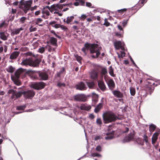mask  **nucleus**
I'll use <instances>...</instances> for the list:
<instances>
[{"label": "nucleus", "mask_w": 160, "mask_h": 160, "mask_svg": "<svg viewBox=\"0 0 160 160\" xmlns=\"http://www.w3.org/2000/svg\"><path fill=\"white\" fill-rule=\"evenodd\" d=\"M102 48L101 47H99L97 44H90L88 43L84 44V47L82 49V51L86 54V50H90V53H96V55H92L91 57L93 58H97L100 54V51Z\"/></svg>", "instance_id": "obj_1"}, {"label": "nucleus", "mask_w": 160, "mask_h": 160, "mask_svg": "<svg viewBox=\"0 0 160 160\" xmlns=\"http://www.w3.org/2000/svg\"><path fill=\"white\" fill-rule=\"evenodd\" d=\"M102 118L104 122L106 124L115 121L120 119L113 112L106 113L103 114Z\"/></svg>", "instance_id": "obj_2"}, {"label": "nucleus", "mask_w": 160, "mask_h": 160, "mask_svg": "<svg viewBox=\"0 0 160 160\" xmlns=\"http://www.w3.org/2000/svg\"><path fill=\"white\" fill-rule=\"evenodd\" d=\"M20 3L19 8L22 9L25 13H26L31 6L32 0H30L25 2L24 0H22L20 2Z\"/></svg>", "instance_id": "obj_3"}, {"label": "nucleus", "mask_w": 160, "mask_h": 160, "mask_svg": "<svg viewBox=\"0 0 160 160\" xmlns=\"http://www.w3.org/2000/svg\"><path fill=\"white\" fill-rule=\"evenodd\" d=\"M147 84H146L145 87V90L146 91V93H149L151 95L152 92H153L155 87L157 86H155L154 81L152 79H148L147 81Z\"/></svg>", "instance_id": "obj_4"}, {"label": "nucleus", "mask_w": 160, "mask_h": 160, "mask_svg": "<svg viewBox=\"0 0 160 160\" xmlns=\"http://www.w3.org/2000/svg\"><path fill=\"white\" fill-rule=\"evenodd\" d=\"M45 85V83L43 82H39L32 83L30 87L35 89L38 90L43 88Z\"/></svg>", "instance_id": "obj_5"}, {"label": "nucleus", "mask_w": 160, "mask_h": 160, "mask_svg": "<svg viewBox=\"0 0 160 160\" xmlns=\"http://www.w3.org/2000/svg\"><path fill=\"white\" fill-rule=\"evenodd\" d=\"M24 97L26 99H32L35 95L34 91L32 90H27L23 92Z\"/></svg>", "instance_id": "obj_6"}, {"label": "nucleus", "mask_w": 160, "mask_h": 160, "mask_svg": "<svg viewBox=\"0 0 160 160\" xmlns=\"http://www.w3.org/2000/svg\"><path fill=\"white\" fill-rule=\"evenodd\" d=\"M74 100L77 101L85 102L87 98L85 95L83 94H78L73 97Z\"/></svg>", "instance_id": "obj_7"}, {"label": "nucleus", "mask_w": 160, "mask_h": 160, "mask_svg": "<svg viewBox=\"0 0 160 160\" xmlns=\"http://www.w3.org/2000/svg\"><path fill=\"white\" fill-rule=\"evenodd\" d=\"M114 45L117 50H119L121 49L123 51L125 50L124 46L121 41H118L115 42L114 43Z\"/></svg>", "instance_id": "obj_8"}, {"label": "nucleus", "mask_w": 160, "mask_h": 160, "mask_svg": "<svg viewBox=\"0 0 160 160\" xmlns=\"http://www.w3.org/2000/svg\"><path fill=\"white\" fill-rule=\"evenodd\" d=\"M76 89L81 91L85 90L87 89L85 84L82 82H81L75 85Z\"/></svg>", "instance_id": "obj_9"}, {"label": "nucleus", "mask_w": 160, "mask_h": 160, "mask_svg": "<svg viewBox=\"0 0 160 160\" xmlns=\"http://www.w3.org/2000/svg\"><path fill=\"white\" fill-rule=\"evenodd\" d=\"M91 78L93 80H98V72L96 70H92L90 73Z\"/></svg>", "instance_id": "obj_10"}, {"label": "nucleus", "mask_w": 160, "mask_h": 160, "mask_svg": "<svg viewBox=\"0 0 160 160\" xmlns=\"http://www.w3.org/2000/svg\"><path fill=\"white\" fill-rule=\"evenodd\" d=\"M38 75L40 80H46L48 79V75L45 72H38Z\"/></svg>", "instance_id": "obj_11"}, {"label": "nucleus", "mask_w": 160, "mask_h": 160, "mask_svg": "<svg viewBox=\"0 0 160 160\" xmlns=\"http://www.w3.org/2000/svg\"><path fill=\"white\" fill-rule=\"evenodd\" d=\"M134 137V134L133 133L129 134L126 136L123 139V141L125 142H129L133 140Z\"/></svg>", "instance_id": "obj_12"}, {"label": "nucleus", "mask_w": 160, "mask_h": 160, "mask_svg": "<svg viewBox=\"0 0 160 160\" xmlns=\"http://www.w3.org/2000/svg\"><path fill=\"white\" fill-rule=\"evenodd\" d=\"M32 62V59L31 58H26L22 61L21 63L22 65L27 66L28 65L31 66V64Z\"/></svg>", "instance_id": "obj_13"}, {"label": "nucleus", "mask_w": 160, "mask_h": 160, "mask_svg": "<svg viewBox=\"0 0 160 160\" xmlns=\"http://www.w3.org/2000/svg\"><path fill=\"white\" fill-rule=\"evenodd\" d=\"M98 85L100 89L102 91L106 90V87L103 81H99L98 82Z\"/></svg>", "instance_id": "obj_14"}, {"label": "nucleus", "mask_w": 160, "mask_h": 160, "mask_svg": "<svg viewBox=\"0 0 160 160\" xmlns=\"http://www.w3.org/2000/svg\"><path fill=\"white\" fill-rule=\"evenodd\" d=\"M41 61V60L38 58H36L34 61L32 59L31 66L33 67H38Z\"/></svg>", "instance_id": "obj_15"}, {"label": "nucleus", "mask_w": 160, "mask_h": 160, "mask_svg": "<svg viewBox=\"0 0 160 160\" xmlns=\"http://www.w3.org/2000/svg\"><path fill=\"white\" fill-rule=\"evenodd\" d=\"M113 95L118 98H122L123 96V94L120 91L118 90H114L112 91Z\"/></svg>", "instance_id": "obj_16"}, {"label": "nucleus", "mask_w": 160, "mask_h": 160, "mask_svg": "<svg viewBox=\"0 0 160 160\" xmlns=\"http://www.w3.org/2000/svg\"><path fill=\"white\" fill-rule=\"evenodd\" d=\"M20 54L19 51H14L10 55V59L11 60L16 59Z\"/></svg>", "instance_id": "obj_17"}, {"label": "nucleus", "mask_w": 160, "mask_h": 160, "mask_svg": "<svg viewBox=\"0 0 160 160\" xmlns=\"http://www.w3.org/2000/svg\"><path fill=\"white\" fill-rule=\"evenodd\" d=\"M22 94H23V92H17L16 91H15L13 96H11V97L12 99H16L18 98H20L22 96Z\"/></svg>", "instance_id": "obj_18"}, {"label": "nucleus", "mask_w": 160, "mask_h": 160, "mask_svg": "<svg viewBox=\"0 0 160 160\" xmlns=\"http://www.w3.org/2000/svg\"><path fill=\"white\" fill-rule=\"evenodd\" d=\"M108 86L111 90H113L115 87V83L112 79H110L108 82Z\"/></svg>", "instance_id": "obj_19"}, {"label": "nucleus", "mask_w": 160, "mask_h": 160, "mask_svg": "<svg viewBox=\"0 0 160 160\" xmlns=\"http://www.w3.org/2000/svg\"><path fill=\"white\" fill-rule=\"evenodd\" d=\"M158 135L159 133L157 132H155L153 134L152 138V144H154L155 143L158 139Z\"/></svg>", "instance_id": "obj_20"}, {"label": "nucleus", "mask_w": 160, "mask_h": 160, "mask_svg": "<svg viewBox=\"0 0 160 160\" xmlns=\"http://www.w3.org/2000/svg\"><path fill=\"white\" fill-rule=\"evenodd\" d=\"M145 0H140V1H139V4H137L134 7L133 9L131 8V9H129V10H128L129 12H132V11L133 9H136V7H137L140 4V7L139 8H140L145 3Z\"/></svg>", "instance_id": "obj_21"}, {"label": "nucleus", "mask_w": 160, "mask_h": 160, "mask_svg": "<svg viewBox=\"0 0 160 160\" xmlns=\"http://www.w3.org/2000/svg\"><path fill=\"white\" fill-rule=\"evenodd\" d=\"M23 70L21 68L17 70L15 72V76L16 78H19L20 75L23 72Z\"/></svg>", "instance_id": "obj_22"}, {"label": "nucleus", "mask_w": 160, "mask_h": 160, "mask_svg": "<svg viewBox=\"0 0 160 160\" xmlns=\"http://www.w3.org/2000/svg\"><path fill=\"white\" fill-rule=\"evenodd\" d=\"M114 131H112L110 133L106 134L107 136L105 137L106 140H110L112 139L113 137Z\"/></svg>", "instance_id": "obj_23"}, {"label": "nucleus", "mask_w": 160, "mask_h": 160, "mask_svg": "<svg viewBox=\"0 0 160 160\" xmlns=\"http://www.w3.org/2000/svg\"><path fill=\"white\" fill-rule=\"evenodd\" d=\"M80 108L82 110H89L91 109V107L85 104H82L80 106Z\"/></svg>", "instance_id": "obj_24"}, {"label": "nucleus", "mask_w": 160, "mask_h": 160, "mask_svg": "<svg viewBox=\"0 0 160 160\" xmlns=\"http://www.w3.org/2000/svg\"><path fill=\"white\" fill-rule=\"evenodd\" d=\"M24 29L22 28H19L14 29L12 31V33L13 34H19L21 31H22Z\"/></svg>", "instance_id": "obj_25"}, {"label": "nucleus", "mask_w": 160, "mask_h": 160, "mask_svg": "<svg viewBox=\"0 0 160 160\" xmlns=\"http://www.w3.org/2000/svg\"><path fill=\"white\" fill-rule=\"evenodd\" d=\"M103 106V103H100L97 105L96 107L94 109V112L95 113H98V112L102 108Z\"/></svg>", "instance_id": "obj_26"}, {"label": "nucleus", "mask_w": 160, "mask_h": 160, "mask_svg": "<svg viewBox=\"0 0 160 160\" xmlns=\"http://www.w3.org/2000/svg\"><path fill=\"white\" fill-rule=\"evenodd\" d=\"M86 83L88 87L90 89H92L94 88L95 84L93 82H87Z\"/></svg>", "instance_id": "obj_27"}, {"label": "nucleus", "mask_w": 160, "mask_h": 160, "mask_svg": "<svg viewBox=\"0 0 160 160\" xmlns=\"http://www.w3.org/2000/svg\"><path fill=\"white\" fill-rule=\"evenodd\" d=\"M108 73L106 68L102 67L101 68V74L102 76H106Z\"/></svg>", "instance_id": "obj_28"}, {"label": "nucleus", "mask_w": 160, "mask_h": 160, "mask_svg": "<svg viewBox=\"0 0 160 160\" xmlns=\"http://www.w3.org/2000/svg\"><path fill=\"white\" fill-rule=\"evenodd\" d=\"M50 42L53 45L57 46V39L54 37H51L50 38Z\"/></svg>", "instance_id": "obj_29"}, {"label": "nucleus", "mask_w": 160, "mask_h": 160, "mask_svg": "<svg viewBox=\"0 0 160 160\" xmlns=\"http://www.w3.org/2000/svg\"><path fill=\"white\" fill-rule=\"evenodd\" d=\"M136 141L138 144L142 146H143L144 144V141L142 138H137L136 139Z\"/></svg>", "instance_id": "obj_30"}, {"label": "nucleus", "mask_w": 160, "mask_h": 160, "mask_svg": "<svg viewBox=\"0 0 160 160\" xmlns=\"http://www.w3.org/2000/svg\"><path fill=\"white\" fill-rule=\"evenodd\" d=\"M114 70L112 66H110L109 68V73L110 75L112 77H115L116 75L114 73Z\"/></svg>", "instance_id": "obj_31"}, {"label": "nucleus", "mask_w": 160, "mask_h": 160, "mask_svg": "<svg viewBox=\"0 0 160 160\" xmlns=\"http://www.w3.org/2000/svg\"><path fill=\"white\" fill-rule=\"evenodd\" d=\"M74 17L73 16L68 17L67 18V20H66V23L68 24H69L70 22L72 21L73 19H74Z\"/></svg>", "instance_id": "obj_32"}, {"label": "nucleus", "mask_w": 160, "mask_h": 160, "mask_svg": "<svg viewBox=\"0 0 160 160\" xmlns=\"http://www.w3.org/2000/svg\"><path fill=\"white\" fill-rule=\"evenodd\" d=\"M156 128V126L153 124L150 125L149 126V130L151 132H153Z\"/></svg>", "instance_id": "obj_33"}, {"label": "nucleus", "mask_w": 160, "mask_h": 160, "mask_svg": "<svg viewBox=\"0 0 160 160\" xmlns=\"http://www.w3.org/2000/svg\"><path fill=\"white\" fill-rule=\"evenodd\" d=\"M98 95L94 94L92 98V101L95 102H97L98 101Z\"/></svg>", "instance_id": "obj_34"}, {"label": "nucleus", "mask_w": 160, "mask_h": 160, "mask_svg": "<svg viewBox=\"0 0 160 160\" xmlns=\"http://www.w3.org/2000/svg\"><path fill=\"white\" fill-rule=\"evenodd\" d=\"M130 89L131 95L132 96H134L136 94L135 89L134 88L131 87Z\"/></svg>", "instance_id": "obj_35"}, {"label": "nucleus", "mask_w": 160, "mask_h": 160, "mask_svg": "<svg viewBox=\"0 0 160 160\" xmlns=\"http://www.w3.org/2000/svg\"><path fill=\"white\" fill-rule=\"evenodd\" d=\"M1 39L6 40L7 39V38L5 35V32H1Z\"/></svg>", "instance_id": "obj_36"}, {"label": "nucleus", "mask_w": 160, "mask_h": 160, "mask_svg": "<svg viewBox=\"0 0 160 160\" xmlns=\"http://www.w3.org/2000/svg\"><path fill=\"white\" fill-rule=\"evenodd\" d=\"M96 123L97 125L101 127L102 124V122L101 118H98L96 121Z\"/></svg>", "instance_id": "obj_37"}, {"label": "nucleus", "mask_w": 160, "mask_h": 160, "mask_svg": "<svg viewBox=\"0 0 160 160\" xmlns=\"http://www.w3.org/2000/svg\"><path fill=\"white\" fill-rule=\"evenodd\" d=\"M26 108L25 105L20 106H18L17 108V109L18 110H23Z\"/></svg>", "instance_id": "obj_38"}, {"label": "nucleus", "mask_w": 160, "mask_h": 160, "mask_svg": "<svg viewBox=\"0 0 160 160\" xmlns=\"http://www.w3.org/2000/svg\"><path fill=\"white\" fill-rule=\"evenodd\" d=\"M15 68H14L12 66H10L7 69V71L8 72L10 73L13 72Z\"/></svg>", "instance_id": "obj_39"}, {"label": "nucleus", "mask_w": 160, "mask_h": 160, "mask_svg": "<svg viewBox=\"0 0 160 160\" xmlns=\"http://www.w3.org/2000/svg\"><path fill=\"white\" fill-rule=\"evenodd\" d=\"M143 138V140L147 143H148V137L146 134H144L142 136Z\"/></svg>", "instance_id": "obj_40"}, {"label": "nucleus", "mask_w": 160, "mask_h": 160, "mask_svg": "<svg viewBox=\"0 0 160 160\" xmlns=\"http://www.w3.org/2000/svg\"><path fill=\"white\" fill-rule=\"evenodd\" d=\"M42 13H45L47 16L50 15L49 11L47 9H46L45 8H43Z\"/></svg>", "instance_id": "obj_41"}, {"label": "nucleus", "mask_w": 160, "mask_h": 160, "mask_svg": "<svg viewBox=\"0 0 160 160\" xmlns=\"http://www.w3.org/2000/svg\"><path fill=\"white\" fill-rule=\"evenodd\" d=\"M75 57L76 59V60L78 62H81V61L82 59V57L79 56L77 54L75 55Z\"/></svg>", "instance_id": "obj_42"}, {"label": "nucleus", "mask_w": 160, "mask_h": 160, "mask_svg": "<svg viewBox=\"0 0 160 160\" xmlns=\"http://www.w3.org/2000/svg\"><path fill=\"white\" fill-rule=\"evenodd\" d=\"M120 52L121 54V55H120V54L118 53H117L118 57L119 58H123V57L125 56V53L124 52L121 51Z\"/></svg>", "instance_id": "obj_43"}, {"label": "nucleus", "mask_w": 160, "mask_h": 160, "mask_svg": "<svg viewBox=\"0 0 160 160\" xmlns=\"http://www.w3.org/2000/svg\"><path fill=\"white\" fill-rule=\"evenodd\" d=\"M8 23H6L5 21H4L1 23V28L3 27L6 28L8 26Z\"/></svg>", "instance_id": "obj_44"}, {"label": "nucleus", "mask_w": 160, "mask_h": 160, "mask_svg": "<svg viewBox=\"0 0 160 160\" xmlns=\"http://www.w3.org/2000/svg\"><path fill=\"white\" fill-rule=\"evenodd\" d=\"M51 7V9H53V10H55V11L58 10V9L57 4H54L52 5Z\"/></svg>", "instance_id": "obj_45"}, {"label": "nucleus", "mask_w": 160, "mask_h": 160, "mask_svg": "<svg viewBox=\"0 0 160 160\" xmlns=\"http://www.w3.org/2000/svg\"><path fill=\"white\" fill-rule=\"evenodd\" d=\"M26 18L24 17H23L21 18L20 19V22L22 24H23L25 22V21L26 20Z\"/></svg>", "instance_id": "obj_46"}, {"label": "nucleus", "mask_w": 160, "mask_h": 160, "mask_svg": "<svg viewBox=\"0 0 160 160\" xmlns=\"http://www.w3.org/2000/svg\"><path fill=\"white\" fill-rule=\"evenodd\" d=\"M45 48L44 47H41L38 49V51L41 53H43L45 52Z\"/></svg>", "instance_id": "obj_47"}, {"label": "nucleus", "mask_w": 160, "mask_h": 160, "mask_svg": "<svg viewBox=\"0 0 160 160\" xmlns=\"http://www.w3.org/2000/svg\"><path fill=\"white\" fill-rule=\"evenodd\" d=\"M60 28L62 30L64 31H66L68 30V28L65 26L61 25Z\"/></svg>", "instance_id": "obj_48"}, {"label": "nucleus", "mask_w": 160, "mask_h": 160, "mask_svg": "<svg viewBox=\"0 0 160 160\" xmlns=\"http://www.w3.org/2000/svg\"><path fill=\"white\" fill-rule=\"evenodd\" d=\"M127 10V9L126 8H123L120 10H118V12L119 13H122L124 12H126Z\"/></svg>", "instance_id": "obj_49"}, {"label": "nucleus", "mask_w": 160, "mask_h": 160, "mask_svg": "<svg viewBox=\"0 0 160 160\" xmlns=\"http://www.w3.org/2000/svg\"><path fill=\"white\" fill-rule=\"evenodd\" d=\"M38 73L37 74H33L32 76V78L34 79H38Z\"/></svg>", "instance_id": "obj_50"}, {"label": "nucleus", "mask_w": 160, "mask_h": 160, "mask_svg": "<svg viewBox=\"0 0 160 160\" xmlns=\"http://www.w3.org/2000/svg\"><path fill=\"white\" fill-rule=\"evenodd\" d=\"M57 85L58 87H61L62 86L63 87H65L66 86V84L65 83H62L60 82H59L57 84Z\"/></svg>", "instance_id": "obj_51"}, {"label": "nucleus", "mask_w": 160, "mask_h": 160, "mask_svg": "<svg viewBox=\"0 0 160 160\" xmlns=\"http://www.w3.org/2000/svg\"><path fill=\"white\" fill-rule=\"evenodd\" d=\"M15 91L13 89H10L8 91V93L9 94H12V96H13Z\"/></svg>", "instance_id": "obj_52"}, {"label": "nucleus", "mask_w": 160, "mask_h": 160, "mask_svg": "<svg viewBox=\"0 0 160 160\" xmlns=\"http://www.w3.org/2000/svg\"><path fill=\"white\" fill-rule=\"evenodd\" d=\"M77 1H78L80 3L81 5L83 6L85 4V2L84 0H75Z\"/></svg>", "instance_id": "obj_53"}, {"label": "nucleus", "mask_w": 160, "mask_h": 160, "mask_svg": "<svg viewBox=\"0 0 160 160\" xmlns=\"http://www.w3.org/2000/svg\"><path fill=\"white\" fill-rule=\"evenodd\" d=\"M50 32L51 33L53 34L56 37H57L59 38H61V37L60 36L58 35L56 33L54 30H51L50 31Z\"/></svg>", "instance_id": "obj_54"}, {"label": "nucleus", "mask_w": 160, "mask_h": 160, "mask_svg": "<svg viewBox=\"0 0 160 160\" xmlns=\"http://www.w3.org/2000/svg\"><path fill=\"white\" fill-rule=\"evenodd\" d=\"M92 156L93 157H99L101 156L100 154H99L98 153H93L92 154Z\"/></svg>", "instance_id": "obj_55"}, {"label": "nucleus", "mask_w": 160, "mask_h": 160, "mask_svg": "<svg viewBox=\"0 0 160 160\" xmlns=\"http://www.w3.org/2000/svg\"><path fill=\"white\" fill-rule=\"evenodd\" d=\"M42 21V20L40 18H38L37 19L36 22V24H38L40 22H41Z\"/></svg>", "instance_id": "obj_56"}, {"label": "nucleus", "mask_w": 160, "mask_h": 160, "mask_svg": "<svg viewBox=\"0 0 160 160\" xmlns=\"http://www.w3.org/2000/svg\"><path fill=\"white\" fill-rule=\"evenodd\" d=\"M96 150L98 152H101L102 151V148L100 146L98 145L96 148Z\"/></svg>", "instance_id": "obj_57"}, {"label": "nucleus", "mask_w": 160, "mask_h": 160, "mask_svg": "<svg viewBox=\"0 0 160 160\" xmlns=\"http://www.w3.org/2000/svg\"><path fill=\"white\" fill-rule=\"evenodd\" d=\"M57 4L58 9L61 10L63 8L62 5V4Z\"/></svg>", "instance_id": "obj_58"}, {"label": "nucleus", "mask_w": 160, "mask_h": 160, "mask_svg": "<svg viewBox=\"0 0 160 160\" xmlns=\"http://www.w3.org/2000/svg\"><path fill=\"white\" fill-rule=\"evenodd\" d=\"M87 18V16L85 14H82L81 16L80 19L82 21H83Z\"/></svg>", "instance_id": "obj_59"}, {"label": "nucleus", "mask_w": 160, "mask_h": 160, "mask_svg": "<svg viewBox=\"0 0 160 160\" xmlns=\"http://www.w3.org/2000/svg\"><path fill=\"white\" fill-rule=\"evenodd\" d=\"M61 26V24H55L54 25H52V26L53 27H54L55 28H60Z\"/></svg>", "instance_id": "obj_60"}, {"label": "nucleus", "mask_w": 160, "mask_h": 160, "mask_svg": "<svg viewBox=\"0 0 160 160\" xmlns=\"http://www.w3.org/2000/svg\"><path fill=\"white\" fill-rule=\"evenodd\" d=\"M49 47H50V48L48 49V51L49 52H51L52 51H55V48H52V47H51L50 46H49Z\"/></svg>", "instance_id": "obj_61"}, {"label": "nucleus", "mask_w": 160, "mask_h": 160, "mask_svg": "<svg viewBox=\"0 0 160 160\" xmlns=\"http://www.w3.org/2000/svg\"><path fill=\"white\" fill-rule=\"evenodd\" d=\"M128 22L127 20H125L122 22V25L123 27H125Z\"/></svg>", "instance_id": "obj_62"}, {"label": "nucleus", "mask_w": 160, "mask_h": 160, "mask_svg": "<svg viewBox=\"0 0 160 160\" xmlns=\"http://www.w3.org/2000/svg\"><path fill=\"white\" fill-rule=\"evenodd\" d=\"M37 30V28H30V31L31 32H33L36 31Z\"/></svg>", "instance_id": "obj_63"}, {"label": "nucleus", "mask_w": 160, "mask_h": 160, "mask_svg": "<svg viewBox=\"0 0 160 160\" xmlns=\"http://www.w3.org/2000/svg\"><path fill=\"white\" fill-rule=\"evenodd\" d=\"M92 4L90 2H87L86 3V6L88 7H90L92 6Z\"/></svg>", "instance_id": "obj_64"}]
</instances>
